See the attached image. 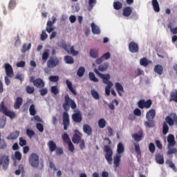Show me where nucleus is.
Masks as SVG:
<instances>
[{
  "label": "nucleus",
  "mask_w": 177,
  "mask_h": 177,
  "mask_svg": "<svg viewBox=\"0 0 177 177\" xmlns=\"http://www.w3.org/2000/svg\"><path fill=\"white\" fill-rule=\"evenodd\" d=\"M121 162V155L116 153L113 157V165L115 168H118L120 167V163Z\"/></svg>",
  "instance_id": "obj_23"
},
{
  "label": "nucleus",
  "mask_w": 177,
  "mask_h": 177,
  "mask_svg": "<svg viewBox=\"0 0 177 177\" xmlns=\"http://www.w3.org/2000/svg\"><path fill=\"white\" fill-rule=\"evenodd\" d=\"M30 49H31V44H28L27 45V44H24L23 46H22V49H21V53H26V52H27V50H30Z\"/></svg>",
  "instance_id": "obj_43"
},
{
  "label": "nucleus",
  "mask_w": 177,
  "mask_h": 177,
  "mask_svg": "<svg viewBox=\"0 0 177 177\" xmlns=\"http://www.w3.org/2000/svg\"><path fill=\"white\" fill-rule=\"evenodd\" d=\"M70 106L72 110H75V109H77V104H75V101H74V100L70 98V95H68V94H66L62 107L65 111H70Z\"/></svg>",
  "instance_id": "obj_3"
},
{
  "label": "nucleus",
  "mask_w": 177,
  "mask_h": 177,
  "mask_svg": "<svg viewBox=\"0 0 177 177\" xmlns=\"http://www.w3.org/2000/svg\"><path fill=\"white\" fill-rule=\"evenodd\" d=\"M151 63V62L149 61L146 57H143L140 59V66H143V67H147V66Z\"/></svg>",
  "instance_id": "obj_35"
},
{
  "label": "nucleus",
  "mask_w": 177,
  "mask_h": 177,
  "mask_svg": "<svg viewBox=\"0 0 177 177\" xmlns=\"http://www.w3.org/2000/svg\"><path fill=\"white\" fill-rule=\"evenodd\" d=\"M96 0H88V12H92L94 6L96 5Z\"/></svg>",
  "instance_id": "obj_38"
},
{
  "label": "nucleus",
  "mask_w": 177,
  "mask_h": 177,
  "mask_svg": "<svg viewBox=\"0 0 177 177\" xmlns=\"http://www.w3.org/2000/svg\"><path fill=\"white\" fill-rule=\"evenodd\" d=\"M62 49H64V50H66V52L68 53H71V55L73 56H77V55H78V51L74 49V46L70 48V45H67L66 43H63L62 44Z\"/></svg>",
  "instance_id": "obj_10"
},
{
  "label": "nucleus",
  "mask_w": 177,
  "mask_h": 177,
  "mask_svg": "<svg viewBox=\"0 0 177 177\" xmlns=\"http://www.w3.org/2000/svg\"><path fill=\"white\" fill-rule=\"evenodd\" d=\"M64 62L66 63V64H74V59L71 56L66 55L64 57Z\"/></svg>",
  "instance_id": "obj_40"
},
{
  "label": "nucleus",
  "mask_w": 177,
  "mask_h": 177,
  "mask_svg": "<svg viewBox=\"0 0 177 177\" xmlns=\"http://www.w3.org/2000/svg\"><path fill=\"white\" fill-rule=\"evenodd\" d=\"M115 87L116 88V91H117L119 96H122V93H121V92H124V87L122 86L121 83L116 82L115 84Z\"/></svg>",
  "instance_id": "obj_30"
},
{
  "label": "nucleus",
  "mask_w": 177,
  "mask_h": 177,
  "mask_svg": "<svg viewBox=\"0 0 177 177\" xmlns=\"http://www.w3.org/2000/svg\"><path fill=\"white\" fill-rule=\"evenodd\" d=\"M50 50L49 49H46L42 55H41V59L44 62V63H46V60H48V59H49V53H50Z\"/></svg>",
  "instance_id": "obj_34"
},
{
  "label": "nucleus",
  "mask_w": 177,
  "mask_h": 177,
  "mask_svg": "<svg viewBox=\"0 0 177 177\" xmlns=\"http://www.w3.org/2000/svg\"><path fill=\"white\" fill-rule=\"evenodd\" d=\"M152 6L154 12L158 13L160 12V4L157 0H152Z\"/></svg>",
  "instance_id": "obj_33"
},
{
  "label": "nucleus",
  "mask_w": 177,
  "mask_h": 177,
  "mask_svg": "<svg viewBox=\"0 0 177 177\" xmlns=\"http://www.w3.org/2000/svg\"><path fill=\"white\" fill-rule=\"evenodd\" d=\"M149 150L150 153L153 154V153L156 151V145L153 142H150L149 145Z\"/></svg>",
  "instance_id": "obj_57"
},
{
  "label": "nucleus",
  "mask_w": 177,
  "mask_h": 177,
  "mask_svg": "<svg viewBox=\"0 0 177 177\" xmlns=\"http://www.w3.org/2000/svg\"><path fill=\"white\" fill-rule=\"evenodd\" d=\"M125 151V147H124V144L122 142H120L118 144V148H117V153L116 154H122Z\"/></svg>",
  "instance_id": "obj_32"
},
{
  "label": "nucleus",
  "mask_w": 177,
  "mask_h": 177,
  "mask_svg": "<svg viewBox=\"0 0 177 177\" xmlns=\"http://www.w3.org/2000/svg\"><path fill=\"white\" fill-rule=\"evenodd\" d=\"M62 140L67 145L68 143H70L71 142V140L70 139V137L68 136V134L66 133H64L62 136Z\"/></svg>",
  "instance_id": "obj_48"
},
{
  "label": "nucleus",
  "mask_w": 177,
  "mask_h": 177,
  "mask_svg": "<svg viewBox=\"0 0 177 177\" xmlns=\"http://www.w3.org/2000/svg\"><path fill=\"white\" fill-rule=\"evenodd\" d=\"M66 84L71 93H73V95L75 96H77V91L73 88V83L69 80H66Z\"/></svg>",
  "instance_id": "obj_25"
},
{
  "label": "nucleus",
  "mask_w": 177,
  "mask_h": 177,
  "mask_svg": "<svg viewBox=\"0 0 177 177\" xmlns=\"http://www.w3.org/2000/svg\"><path fill=\"white\" fill-rule=\"evenodd\" d=\"M26 135L28 136V138H30L31 139V138H32V136H34V135H35V132H34V131L27 129H26Z\"/></svg>",
  "instance_id": "obj_61"
},
{
  "label": "nucleus",
  "mask_w": 177,
  "mask_h": 177,
  "mask_svg": "<svg viewBox=\"0 0 177 177\" xmlns=\"http://www.w3.org/2000/svg\"><path fill=\"white\" fill-rule=\"evenodd\" d=\"M20 136V131H15L11 132L8 136L6 137L7 140H16Z\"/></svg>",
  "instance_id": "obj_19"
},
{
  "label": "nucleus",
  "mask_w": 177,
  "mask_h": 177,
  "mask_svg": "<svg viewBox=\"0 0 177 177\" xmlns=\"http://www.w3.org/2000/svg\"><path fill=\"white\" fill-rule=\"evenodd\" d=\"M84 73H85V68H84L83 66H81L77 70V74L78 77H83Z\"/></svg>",
  "instance_id": "obj_53"
},
{
  "label": "nucleus",
  "mask_w": 177,
  "mask_h": 177,
  "mask_svg": "<svg viewBox=\"0 0 177 177\" xmlns=\"http://www.w3.org/2000/svg\"><path fill=\"white\" fill-rule=\"evenodd\" d=\"M4 115H6V117H9L10 120H13V118H16L17 117L16 113L10 110H8V111H7Z\"/></svg>",
  "instance_id": "obj_39"
},
{
  "label": "nucleus",
  "mask_w": 177,
  "mask_h": 177,
  "mask_svg": "<svg viewBox=\"0 0 177 177\" xmlns=\"http://www.w3.org/2000/svg\"><path fill=\"white\" fill-rule=\"evenodd\" d=\"M91 96L95 100H99V99H100V95H99V93H97V91H96L95 90H91Z\"/></svg>",
  "instance_id": "obj_45"
},
{
  "label": "nucleus",
  "mask_w": 177,
  "mask_h": 177,
  "mask_svg": "<svg viewBox=\"0 0 177 177\" xmlns=\"http://www.w3.org/2000/svg\"><path fill=\"white\" fill-rule=\"evenodd\" d=\"M167 142L169 147H174L176 145V141H175V136L173 134H169L167 136Z\"/></svg>",
  "instance_id": "obj_20"
},
{
  "label": "nucleus",
  "mask_w": 177,
  "mask_h": 177,
  "mask_svg": "<svg viewBox=\"0 0 177 177\" xmlns=\"http://www.w3.org/2000/svg\"><path fill=\"white\" fill-rule=\"evenodd\" d=\"M111 55L109 52L104 53V55H102V56L101 57H99L96 59L95 63L96 64H102V63H103V62H104V60H109V59H110L111 57Z\"/></svg>",
  "instance_id": "obj_17"
},
{
  "label": "nucleus",
  "mask_w": 177,
  "mask_h": 177,
  "mask_svg": "<svg viewBox=\"0 0 177 177\" xmlns=\"http://www.w3.org/2000/svg\"><path fill=\"white\" fill-rule=\"evenodd\" d=\"M152 104L153 101L151 99L147 101L145 100H140L138 102V106L139 109H141V110H143V109H150Z\"/></svg>",
  "instance_id": "obj_8"
},
{
  "label": "nucleus",
  "mask_w": 177,
  "mask_h": 177,
  "mask_svg": "<svg viewBox=\"0 0 177 177\" xmlns=\"http://www.w3.org/2000/svg\"><path fill=\"white\" fill-rule=\"evenodd\" d=\"M60 64V60L57 57H50L47 62V67L48 68H54Z\"/></svg>",
  "instance_id": "obj_9"
},
{
  "label": "nucleus",
  "mask_w": 177,
  "mask_h": 177,
  "mask_svg": "<svg viewBox=\"0 0 177 177\" xmlns=\"http://www.w3.org/2000/svg\"><path fill=\"white\" fill-rule=\"evenodd\" d=\"M98 126L100 128L103 129L106 127V120L104 118H101L98 121Z\"/></svg>",
  "instance_id": "obj_52"
},
{
  "label": "nucleus",
  "mask_w": 177,
  "mask_h": 177,
  "mask_svg": "<svg viewBox=\"0 0 177 177\" xmlns=\"http://www.w3.org/2000/svg\"><path fill=\"white\" fill-rule=\"evenodd\" d=\"M83 131L84 133L88 135V136H91L92 135V127L88 124H84L83 125Z\"/></svg>",
  "instance_id": "obj_28"
},
{
  "label": "nucleus",
  "mask_w": 177,
  "mask_h": 177,
  "mask_svg": "<svg viewBox=\"0 0 177 177\" xmlns=\"http://www.w3.org/2000/svg\"><path fill=\"white\" fill-rule=\"evenodd\" d=\"M46 38H48V34H46V32H45V30H43L41 35V41H45Z\"/></svg>",
  "instance_id": "obj_64"
},
{
  "label": "nucleus",
  "mask_w": 177,
  "mask_h": 177,
  "mask_svg": "<svg viewBox=\"0 0 177 177\" xmlns=\"http://www.w3.org/2000/svg\"><path fill=\"white\" fill-rule=\"evenodd\" d=\"M29 164L33 168H38L39 167V156L37 153H32L29 156Z\"/></svg>",
  "instance_id": "obj_7"
},
{
  "label": "nucleus",
  "mask_w": 177,
  "mask_h": 177,
  "mask_svg": "<svg viewBox=\"0 0 177 177\" xmlns=\"http://www.w3.org/2000/svg\"><path fill=\"white\" fill-rule=\"evenodd\" d=\"M26 93H28V95H32V93L35 92V88H34V86H26Z\"/></svg>",
  "instance_id": "obj_46"
},
{
  "label": "nucleus",
  "mask_w": 177,
  "mask_h": 177,
  "mask_svg": "<svg viewBox=\"0 0 177 177\" xmlns=\"http://www.w3.org/2000/svg\"><path fill=\"white\" fill-rule=\"evenodd\" d=\"M9 111V109H8V106L5 104V100H3V101L0 103V113L2 114L6 115L7 112Z\"/></svg>",
  "instance_id": "obj_24"
},
{
  "label": "nucleus",
  "mask_w": 177,
  "mask_h": 177,
  "mask_svg": "<svg viewBox=\"0 0 177 177\" xmlns=\"http://www.w3.org/2000/svg\"><path fill=\"white\" fill-rule=\"evenodd\" d=\"M134 147H135V151L136 153L138 156H140V146L139 145L138 143H134Z\"/></svg>",
  "instance_id": "obj_58"
},
{
  "label": "nucleus",
  "mask_w": 177,
  "mask_h": 177,
  "mask_svg": "<svg viewBox=\"0 0 177 177\" xmlns=\"http://www.w3.org/2000/svg\"><path fill=\"white\" fill-rule=\"evenodd\" d=\"M59 77L57 75H51L49 77V80L50 82H57L59 81Z\"/></svg>",
  "instance_id": "obj_59"
},
{
  "label": "nucleus",
  "mask_w": 177,
  "mask_h": 177,
  "mask_svg": "<svg viewBox=\"0 0 177 177\" xmlns=\"http://www.w3.org/2000/svg\"><path fill=\"white\" fill-rule=\"evenodd\" d=\"M132 12H133L132 8L129 6L125 7L123 9V16H124V17H129V16L132 15Z\"/></svg>",
  "instance_id": "obj_26"
},
{
  "label": "nucleus",
  "mask_w": 177,
  "mask_h": 177,
  "mask_svg": "<svg viewBox=\"0 0 177 177\" xmlns=\"http://www.w3.org/2000/svg\"><path fill=\"white\" fill-rule=\"evenodd\" d=\"M109 68V64L107 63H105L104 64H101L98 66V71H106Z\"/></svg>",
  "instance_id": "obj_50"
},
{
  "label": "nucleus",
  "mask_w": 177,
  "mask_h": 177,
  "mask_svg": "<svg viewBox=\"0 0 177 177\" xmlns=\"http://www.w3.org/2000/svg\"><path fill=\"white\" fill-rule=\"evenodd\" d=\"M8 147V144L5 140L2 139L0 140V149L2 150H5Z\"/></svg>",
  "instance_id": "obj_56"
},
{
  "label": "nucleus",
  "mask_w": 177,
  "mask_h": 177,
  "mask_svg": "<svg viewBox=\"0 0 177 177\" xmlns=\"http://www.w3.org/2000/svg\"><path fill=\"white\" fill-rule=\"evenodd\" d=\"M94 72L95 74H97L100 78H102L103 83L106 84L107 86L105 88V93L107 96H110V91L111 89V86H113V82H110V74L104 75L99 72L97 68L94 69Z\"/></svg>",
  "instance_id": "obj_2"
},
{
  "label": "nucleus",
  "mask_w": 177,
  "mask_h": 177,
  "mask_svg": "<svg viewBox=\"0 0 177 177\" xmlns=\"http://www.w3.org/2000/svg\"><path fill=\"white\" fill-rule=\"evenodd\" d=\"M63 125L64 131H67V129L70 127V118L67 112L63 113Z\"/></svg>",
  "instance_id": "obj_14"
},
{
  "label": "nucleus",
  "mask_w": 177,
  "mask_h": 177,
  "mask_svg": "<svg viewBox=\"0 0 177 177\" xmlns=\"http://www.w3.org/2000/svg\"><path fill=\"white\" fill-rule=\"evenodd\" d=\"M51 93L55 95H59V88H57V86H51Z\"/></svg>",
  "instance_id": "obj_60"
},
{
  "label": "nucleus",
  "mask_w": 177,
  "mask_h": 177,
  "mask_svg": "<svg viewBox=\"0 0 177 177\" xmlns=\"http://www.w3.org/2000/svg\"><path fill=\"white\" fill-rule=\"evenodd\" d=\"M4 68H5L6 75L10 78H12L13 77V68L12 67V65L8 63L5 64Z\"/></svg>",
  "instance_id": "obj_16"
},
{
  "label": "nucleus",
  "mask_w": 177,
  "mask_h": 177,
  "mask_svg": "<svg viewBox=\"0 0 177 177\" xmlns=\"http://www.w3.org/2000/svg\"><path fill=\"white\" fill-rule=\"evenodd\" d=\"M21 104H23V98L21 97H17L14 103V109L19 110L21 107Z\"/></svg>",
  "instance_id": "obj_21"
},
{
  "label": "nucleus",
  "mask_w": 177,
  "mask_h": 177,
  "mask_svg": "<svg viewBox=\"0 0 177 177\" xmlns=\"http://www.w3.org/2000/svg\"><path fill=\"white\" fill-rule=\"evenodd\" d=\"M91 30H92L93 34H97V35L100 34V29L95 24V23L91 24Z\"/></svg>",
  "instance_id": "obj_36"
},
{
  "label": "nucleus",
  "mask_w": 177,
  "mask_h": 177,
  "mask_svg": "<svg viewBox=\"0 0 177 177\" xmlns=\"http://www.w3.org/2000/svg\"><path fill=\"white\" fill-rule=\"evenodd\" d=\"M132 138L136 142H140L143 138V132L139 131L138 133H134L132 135Z\"/></svg>",
  "instance_id": "obj_27"
},
{
  "label": "nucleus",
  "mask_w": 177,
  "mask_h": 177,
  "mask_svg": "<svg viewBox=\"0 0 177 177\" xmlns=\"http://www.w3.org/2000/svg\"><path fill=\"white\" fill-rule=\"evenodd\" d=\"M169 102H176L177 103V90L171 93Z\"/></svg>",
  "instance_id": "obj_42"
},
{
  "label": "nucleus",
  "mask_w": 177,
  "mask_h": 177,
  "mask_svg": "<svg viewBox=\"0 0 177 177\" xmlns=\"http://www.w3.org/2000/svg\"><path fill=\"white\" fill-rule=\"evenodd\" d=\"M15 8H16V0H10L8 5V9H10V10H13Z\"/></svg>",
  "instance_id": "obj_55"
},
{
  "label": "nucleus",
  "mask_w": 177,
  "mask_h": 177,
  "mask_svg": "<svg viewBox=\"0 0 177 177\" xmlns=\"http://www.w3.org/2000/svg\"><path fill=\"white\" fill-rule=\"evenodd\" d=\"M129 50L131 53H139V45L135 41L129 44Z\"/></svg>",
  "instance_id": "obj_12"
},
{
  "label": "nucleus",
  "mask_w": 177,
  "mask_h": 177,
  "mask_svg": "<svg viewBox=\"0 0 177 177\" xmlns=\"http://www.w3.org/2000/svg\"><path fill=\"white\" fill-rule=\"evenodd\" d=\"M154 71L159 75H161V74H162V71H164V68L161 65H156L154 67Z\"/></svg>",
  "instance_id": "obj_37"
},
{
  "label": "nucleus",
  "mask_w": 177,
  "mask_h": 177,
  "mask_svg": "<svg viewBox=\"0 0 177 177\" xmlns=\"http://www.w3.org/2000/svg\"><path fill=\"white\" fill-rule=\"evenodd\" d=\"M12 160H17L18 161H20L21 160V153L20 151H17L15 153V156H12Z\"/></svg>",
  "instance_id": "obj_47"
},
{
  "label": "nucleus",
  "mask_w": 177,
  "mask_h": 177,
  "mask_svg": "<svg viewBox=\"0 0 177 177\" xmlns=\"http://www.w3.org/2000/svg\"><path fill=\"white\" fill-rule=\"evenodd\" d=\"M89 53L90 56L93 57V59H96L99 57V50L97 48H91Z\"/></svg>",
  "instance_id": "obj_31"
},
{
  "label": "nucleus",
  "mask_w": 177,
  "mask_h": 177,
  "mask_svg": "<svg viewBox=\"0 0 177 177\" xmlns=\"http://www.w3.org/2000/svg\"><path fill=\"white\" fill-rule=\"evenodd\" d=\"M82 136V133H81V132H80V131L76 130L75 131V134L73 135V136L72 138L73 143H76L77 145H78L80 143V142H81L82 140V139H81Z\"/></svg>",
  "instance_id": "obj_15"
},
{
  "label": "nucleus",
  "mask_w": 177,
  "mask_h": 177,
  "mask_svg": "<svg viewBox=\"0 0 177 177\" xmlns=\"http://www.w3.org/2000/svg\"><path fill=\"white\" fill-rule=\"evenodd\" d=\"M162 125V133L163 135H167V132H169V127L177 125V115L175 113H171L165 119Z\"/></svg>",
  "instance_id": "obj_1"
},
{
  "label": "nucleus",
  "mask_w": 177,
  "mask_h": 177,
  "mask_svg": "<svg viewBox=\"0 0 177 177\" xmlns=\"http://www.w3.org/2000/svg\"><path fill=\"white\" fill-rule=\"evenodd\" d=\"M122 3L120 1H114L113 2V8L115 10H120V9H122Z\"/></svg>",
  "instance_id": "obj_41"
},
{
  "label": "nucleus",
  "mask_w": 177,
  "mask_h": 177,
  "mask_svg": "<svg viewBox=\"0 0 177 177\" xmlns=\"http://www.w3.org/2000/svg\"><path fill=\"white\" fill-rule=\"evenodd\" d=\"M52 20L53 21H47L46 31H47L48 34H50V32H52V31L55 30V28H53V24L56 23V18L55 17H53Z\"/></svg>",
  "instance_id": "obj_13"
},
{
  "label": "nucleus",
  "mask_w": 177,
  "mask_h": 177,
  "mask_svg": "<svg viewBox=\"0 0 177 177\" xmlns=\"http://www.w3.org/2000/svg\"><path fill=\"white\" fill-rule=\"evenodd\" d=\"M146 118L147 121L145 122V127L147 128H153L154 127V118H156V109H151L146 113Z\"/></svg>",
  "instance_id": "obj_4"
},
{
  "label": "nucleus",
  "mask_w": 177,
  "mask_h": 177,
  "mask_svg": "<svg viewBox=\"0 0 177 177\" xmlns=\"http://www.w3.org/2000/svg\"><path fill=\"white\" fill-rule=\"evenodd\" d=\"M88 77L91 80V81H93V82H99V80L95 76V73L93 72H90L88 73Z\"/></svg>",
  "instance_id": "obj_49"
},
{
  "label": "nucleus",
  "mask_w": 177,
  "mask_h": 177,
  "mask_svg": "<svg viewBox=\"0 0 177 177\" xmlns=\"http://www.w3.org/2000/svg\"><path fill=\"white\" fill-rule=\"evenodd\" d=\"M104 151L105 153V160H106L109 165H111L113 164V149H111L109 145H105L104 147Z\"/></svg>",
  "instance_id": "obj_6"
},
{
  "label": "nucleus",
  "mask_w": 177,
  "mask_h": 177,
  "mask_svg": "<svg viewBox=\"0 0 177 177\" xmlns=\"http://www.w3.org/2000/svg\"><path fill=\"white\" fill-rule=\"evenodd\" d=\"M36 88H44L45 86V83L44 82V80L41 78L35 79V81H34V84Z\"/></svg>",
  "instance_id": "obj_22"
},
{
  "label": "nucleus",
  "mask_w": 177,
  "mask_h": 177,
  "mask_svg": "<svg viewBox=\"0 0 177 177\" xmlns=\"http://www.w3.org/2000/svg\"><path fill=\"white\" fill-rule=\"evenodd\" d=\"M0 165H3V169L6 171L9 167V156L2 155L0 156Z\"/></svg>",
  "instance_id": "obj_11"
},
{
  "label": "nucleus",
  "mask_w": 177,
  "mask_h": 177,
  "mask_svg": "<svg viewBox=\"0 0 177 177\" xmlns=\"http://www.w3.org/2000/svg\"><path fill=\"white\" fill-rule=\"evenodd\" d=\"M36 128L39 132H44V125L41 123H37Z\"/></svg>",
  "instance_id": "obj_63"
},
{
  "label": "nucleus",
  "mask_w": 177,
  "mask_h": 177,
  "mask_svg": "<svg viewBox=\"0 0 177 177\" xmlns=\"http://www.w3.org/2000/svg\"><path fill=\"white\" fill-rule=\"evenodd\" d=\"M165 163L167 164V165H169V168H171V169H173L174 171L176 169V167H175V164H174L171 160H167Z\"/></svg>",
  "instance_id": "obj_51"
},
{
  "label": "nucleus",
  "mask_w": 177,
  "mask_h": 177,
  "mask_svg": "<svg viewBox=\"0 0 177 177\" xmlns=\"http://www.w3.org/2000/svg\"><path fill=\"white\" fill-rule=\"evenodd\" d=\"M29 113L30 115H35V114H37V111H35V105H30L29 108Z\"/></svg>",
  "instance_id": "obj_54"
},
{
  "label": "nucleus",
  "mask_w": 177,
  "mask_h": 177,
  "mask_svg": "<svg viewBox=\"0 0 177 177\" xmlns=\"http://www.w3.org/2000/svg\"><path fill=\"white\" fill-rule=\"evenodd\" d=\"M72 120L74 122H81L82 121V114L80 111H77L76 113L72 115Z\"/></svg>",
  "instance_id": "obj_18"
},
{
  "label": "nucleus",
  "mask_w": 177,
  "mask_h": 177,
  "mask_svg": "<svg viewBox=\"0 0 177 177\" xmlns=\"http://www.w3.org/2000/svg\"><path fill=\"white\" fill-rule=\"evenodd\" d=\"M156 161L158 164L162 165L164 164V156L161 153H157L155 156Z\"/></svg>",
  "instance_id": "obj_29"
},
{
  "label": "nucleus",
  "mask_w": 177,
  "mask_h": 177,
  "mask_svg": "<svg viewBox=\"0 0 177 177\" xmlns=\"http://www.w3.org/2000/svg\"><path fill=\"white\" fill-rule=\"evenodd\" d=\"M26 145H27V140L21 137L19 138V146H21V147H23V146H26Z\"/></svg>",
  "instance_id": "obj_62"
},
{
  "label": "nucleus",
  "mask_w": 177,
  "mask_h": 177,
  "mask_svg": "<svg viewBox=\"0 0 177 177\" xmlns=\"http://www.w3.org/2000/svg\"><path fill=\"white\" fill-rule=\"evenodd\" d=\"M47 145L50 153H53V151H55L56 154H57L58 156H62V154L64 153V151H63V148H57L56 142L53 140H50L48 142Z\"/></svg>",
  "instance_id": "obj_5"
},
{
  "label": "nucleus",
  "mask_w": 177,
  "mask_h": 177,
  "mask_svg": "<svg viewBox=\"0 0 177 177\" xmlns=\"http://www.w3.org/2000/svg\"><path fill=\"white\" fill-rule=\"evenodd\" d=\"M167 156H171V154H175V153H177L176 148H172V147H169V145H167Z\"/></svg>",
  "instance_id": "obj_44"
}]
</instances>
